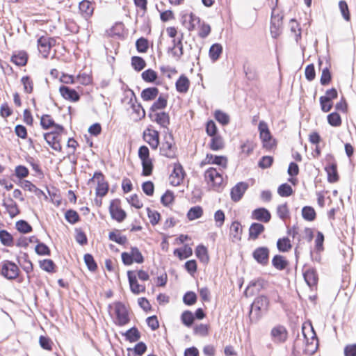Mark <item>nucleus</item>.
<instances>
[{
    "instance_id": "f257e3e1",
    "label": "nucleus",
    "mask_w": 356,
    "mask_h": 356,
    "mask_svg": "<svg viewBox=\"0 0 356 356\" xmlns=\"http://www.w3.org/2000/svg\"><path fill=\"white\" fill-rule=\"evenodd\" d=\"M269 303L268 298L264 295H260L254 298L249 311V318L252 323H257L264 314L268 312Z\"/></svg>"
},
{
    "instance_id": "f03ea898",
    "label": "nucleus",
    "mask_w": 356,
    "mask_h": 356,
    "mask_svg": "<svg viewBox=\"0 0 356 356\" xmlns=\"http://www.w3.org/2000/svg\"><path fill=\"white\" fill-rule=\"evenodd\" d=\"M177 147L172 132L166 133L159 149L160 154L168 159L177 157Z\"/></svg>"
},
{
    "instance_id": "7ed1b4c3",
    "label": "nucleus",
    "mask_w": 356,
    "mask_h": 356,
    "mask_svg": "<svg viewBox=\"0 0 356 356\" xmlns=\"http://www.w3.org/2000/svg\"><path fill=\"white\" fill-rule=\"evenodd\" d=\"M204 179L217 192H220L225 186L222 174L215 168H209L205 171Z\"/></svg>"
},
{
    "instance_id": "20e7f679",
    "label": "nucleus",
    "mask_w": 356,
    "mask_h": 356,
    "mask_svg": "<svg viewBox=\"0 0 356 356\" xmlns=\"http://www.w3.org/2000/svg\"><path fill=\"white\" fill-rule=\"evenodd\" d=\"M258 129L263 147L268 151L271 150L276 146V142L275 140L273 138L267 123L264 121H260Z\"/></svg>"
},
{
    "instance_id": "39448f33",
    "label": "nucleus",
    "mask_w": 356,
    "mask_h": 356,
    "mask_svg": "<svg viewBox=\"0 0 356 356\" xmlns=\"http://www.w3.org/2000/svg\"><path fill=\"white\" fill-rule=\"evenodd\" d=\"M19 272V267L13 261L3 260L0 264V275L8 280H15Z\"/></svg>"
},
{
    "instance_id": "423d86ee",
    "label": "nucleus",
    "mask_w": 356,
    "mask_h": 356,
    "mask_svg": "<svg viewBox=\"0 0 356 356\" xmlns=\"http://www.w3.org/2000/svg\"><path fill=\"white\" fill-rule=\"evenodd\" d=\"M130 250V252H123L121 254L122 261L124 266H131L134 262L137 264L144 262V257L137 247H131Z\"/></svg>"
},
{
    "instance_id": "0eeeda50",
    "label": "nucleus",
    "mask_w": 356,
    "mask_h": 356,
    "mask_svg": "<svg viewBox=\"0 0 356 356\" xmlns=\"http://www.w3.org/2000/svg\"><path fill=\"white\" fill-rule=\"evenodd\" d=\"M115 313L116 316L115 324L118 326H124L130 322L129 311L124 303L116 302L115 303Z\"/></svg>"
},
{
    "instance_id": "6e6552de",
    "label": "nucleus",
    "mask_w": 356,
    "mask_h": 356,
    "mask_svg": "<svg viewBox=\"0 0 356 356\" xmlns=\"http://www.w3.org/2000/svg\"><path fill=\"white\" fill-rule=\"evenodd\" d=\"M97 180V186L96 188V195L97 196L104 197L108 191V184L105 181V177L101 171H97L94 173L93 177L89 179L88 183Z\"/></svg>"
},
{
    "instance_id": "1a4fd4ad",
    "label": "nucleus",
    "mask_w": 356,
    "mask_h": 356,
    "mask_svg": "<svg viewBox=\"0 0 356 356\" xmlns=\"http://www.w3.org/2000/svg\"><path fill=\"white\" fill-rule=\"evenodd\" d=\"M148 117L152 122L157 123L161 127L166 129L165 134L171 132L169 130L170 118L168 113L161 111L154 113H148Z\"/></svg>"
},
{
    "instance_id": "9d476101",
    "label": "nucleus",
    "mask_w": 356,
    "mask_h": 356,
    "mask_svg": "<svg viewBox=\"0 0 356 356\" xmlns=\"http://www.w3.org/2000/svg\"><path fill=\"white\" fill-rule=\"evenodd\" d=\"M143 138L152 149H156L158 148L160 143V134L157 130L154 129L152 125H149L143 131Z\"/></svg>"
},
{
    "instance_id": "9b49d317",
    "label": "nucleus",
    "mask_w": 356,
    "mask_h": 356,
    "mask_svg": "<svg viewBox=\"0 0 356 356\" xmlns=\"http://www.w3.org/2000/svg\"><path fill=\"white\" fill-rule=\"evenodd\" d=\"M289 332L285 326L277 325L270 331L272 341L277 344L284 343L287 341Z\"/></svg>"
},
{
    "instance_id": "f8f14e48",
    "label": "nucleus",
    "mask_w": 356,
    "mask_h": 356,
    "mask_svg": "<svg viewBox=\"0 0 356 356\" xmlns=\"http://www.w3.org/2000/svg\"><path fill=\"white\" fill-rule=\"evenodd\" d=\"M109 213L111 218L121 222L127 218V213L120 207V201L118 199L113 200L109 206Z\"/></svg>"
},
{
    "instance_id": "ddd939ff",
    "label": "nucleus",
    "mask_w": 356,
    "mask_h": 356,
    "mask_svg": "<svg viewBox=\"0 0 356 356\" xmlns=\"http://www.w3.org/2000/svg\"><path fill=\"white\" fill-rule=\"evenodd\" d=\"M252 256L257 264L265 266L269 262L270 250L266 246L258 247L252 252Z\"/></svg>"
},
{
    "instance_id": "4468645a",
    "label": "nucleus",
    "mask_w": 356,
    "mask_h": 356,
    "mask_svg": "<svg viewBox=\"0 0 356 356\" xmlns=\"http://www.w3.org/2000/svg\"><path fill=\"white\" fill-rule=\"evenodd\" d=\"M186 173L180 163H174L173 170L170 175V184L174 186H179L183 181Z\"/></svg>"
},
{
    "instance_id": "2eb2a0df",
    "label": "nucleus",
    "mask_w": 356,
    "mask_h": 356,
    "mask_svg": "<svg viewBox=\"0 0 356 356\" xmlns=\"http://www.w3.org/2000/svg\"><path fill=\"white\" fill-rule=\"evenodd\" d=\"M266 284V282L262 278L252 280L245 289L244 294L247 297L252 296L254 294L259 293L261 290L265 287Z\"/></svg>"
},
{
    "instance_id": "dca6fc26",
    "label": "nucleus",
    "mask_w": 356,
    "mask_h": 356,
    "mask_svg": "<svg viewBox=\"0 0 356 356\" xmlns=\"http://www.w3.org/2000/svg\"><path fill=\"white\" fill-rule=\"evenodd\" d=\"M59 92L63 99L72 102H77L81 98L80 95L75 89L66 86H60Z\"/></svg>"
},
{
    "instance_id": "f3484780",
    "label": "nucleus",
    "mask_w": 356,
    "mask_h": 356,
    "mask_svg": "<svg viewBox=\"0 0 356 356\" xmlns=\"http://www.w3.org/2000/svg\"><path fill=\"white\" fill-rule=\"evenodd\" d=\"M248 188V184L244 181L237 183L230 191V196L232 201L237 202L241 200L245 192Z\"/></svg>"
},
{
    "instance_id": "a211bd4d",
    "label": "nucleus",
    "mask_w": 356,
    "mask_h": 356,
    "mask_svg": "<svg viewBox=\"0 0 356 356\" xmlns=\"http://www.w3.org/2000/svg\"><path fill=\"white\" fill-rule=\"evenodd\" d=\"M303 277L310 289H313L314 287H316L318 281V276L315 268H309L307 269L303 272Z\"/></svg>"
},
{
    "instance_id": "6ab92c4d",
    "label": "nucleus",
    "mask_w": 356,
    "mask_h": 356,
    "mask_svg": "<svg viewBox=\"0 0 356 356\" xmlns=\"http://www.w3.org/2000/svg\"><path fill=\"white\" fill-rule=\"evenodd\" d=\"M61 136L55 135L53 132L44 134V139L47 144L55 151L61 152L62 146L60 145Z\"/></svg>"
},
{
    "instance_id": "aec40b11",
    "label": "nucleus",
    "mask_w": 356,
    "mask_h": 356,
    "mask_svg": "<svg viewBox=\"0 0 356 356\" xmlns=\"http://www.w3.org/2000/svg\"><path fill=\"white\" fill-rule=\"evenodd\" d=\"M127 277L130 286V290L133 293L139 294L141 292H145V286L138 284L136 275L134 271L128 270Z\"/></svg>"
},
{
    "instance_id": "412c9836",
    "label": "nucleus",
    "mask_w": 356,
    "mask_h": 356,
    "mask_svg": "<svg viewBox=\"0 0 356 356\" xmlns=\"http://www.w3.org/2000/svg\"><path fill=\"white\" fill-rule=\"evenodd\" d=\"M251 218L259 222L267 223L271 219V214L267 209L259 207L252 211Z\"/></svg>"
},
{
    "instance_id": "4be33fe9",
    "label": "nucleus",
    "mask_w": 356,
    "mask_h": 356,
    "mask_svg": "<svg viewBox=\"0 0 356 356\" xmlns=\"http://www.w3.org/2000/svg\"><path fill=\"white\" fill-rule=\"evenodd\" d=\"M131 97L129 104H131V108L133 109L134 113H135L138 116V118L136 119V120H140L145 117V111L140 103H137V97L134 91L131 90Z\"/></svg>"
},
{
    "instance_id": "5701e85b",
    "label": "nucleus",
    "mask_w": 356,
    "mask_h": 356,
    "mask_svg": "<svg viewBox=\"0 0 356 356\" xmlns=\"http://www.w3.org/2000/svg\"><path fill=\"white\" fill-rule=\"evenodd\" d=\"M183 35L177 40L173 39V45L172 47L168 48V52H171L172 56L176 58L177 60H179L181 57L184 55V48L182 44Z\"/></svg>"
},
{
    "instance_id": "b1692460",
    "label": "nucleus",
    "mask_w": 356,
    "mask_h": 356,
    "mask_svg": "<svg viewBox=\"0 0 356 356\" xmlns=\"http://www.w3.org/2000/svg\"><path fill=\"white\" fill-rule=\"evenodd\" d=\"M282 17L277 15L274 16L272 15L270 20V34L273 38H277L281 33V26L282 24Z\"/></svg>"
},
{
    "instance_id": "393cba45",
    "label": "nucleus",
    "mask_w": 356,
    "mask_h": 356,
    "mask_svg": "<svg viewBox=\"0 0 356 356\" xmlns=\"http://www.w3.org/2000/svg\"><path fill=\"white\" fill-rule=\"evenodd\" d=\"M28 54L25 51H14L10 61L17 66H25L28 61Z\"/></svg>"
},
{
    "instance_id": "a878e982",
    "label": "nucleus",
    "mask_w": 356,
    "mask_h": 356,
    "mask_svg": "<svg viewBox=\"0 0 356 356\" xmlns=\"http://www.w3.org/2000/svg\"><path fill=\"white\" fill-rule=\"evenodd\" d=\"M242 226L241 224L235 220L232 222L229 229V237L233 242L241 240Z\"/></svg>"
},
{
    "instance_id": "bb28decb",
    "label": "nucleus",
    "mask_w": 356,
    "mask_h": 356,
    "mask_svg": "<svg viewBox=\"0 0 356 356\" xmlns=\"http://www.w3.org/2000/svg\"><path fill=\"white\" fill-rule=\"evenodd\" d=\"M79 8L81 15L86 19L90 18L94 12V8L90 1L83 0L79 4Z\"/></svg>"
},
{
    "instance_id": "cd10ccee",
    "label": "nucleus",
    "mask_w": 356,
    "mask_h": 356,
    "mask_svg": "<svg viewBox=\"0 0 356 356\" xmlns=\"http://www.w3.org/2000/svg\"><path fill=\"white\" fill-rule=\"evenodd\" d=\"M190 87V81L185 74H181L175 83V88L179 93H186Z\"/></svg>"
},
{
    "instance_id": "c85d7f7f",
    "label": "nucleus",
    "mask_w": 356,
    "mask_h": 356,
    "mask_svg": "<svg viewBox=\"0 0 356 356\" xmlns=\"http://www.w3.org/2000/svg\"><path fill=\"white\" fill-rule=\"evenodd\" d=\"M325 170L327 175V181L330 183H335L339 179L337 172V165L336 162H332L325 167Z\"/></svg>"
},
{
    "instance_id": "c756f323",
    "label": "nucleus",
    "mask_w": 356,
    "mask_h": 356,
    "mask_svg": "<svg viewBox=\"0 0 356 356\" xmlns=\"http://www.w3.org/2000/svg\"><path fill=\"white\" fill-rule=\"evenodd\" d=\"M265 230V227L259 222H252L249 227V239L256 240Z\"/></svg>"
},
{
    "instance_id": "7c9ffc66",
    "label": "nucleus",
    "mask_w": 356,
    "mask_h": 356,
    "mask_svg": "<svg viewBox=\"0 0 356 356\" xmlns=\"http://www.w3.org/2000/svg\"><path fill=\"white\" fill-rule=\"evenodd\" d=\"M206 162L208 164H216L226 168L227 165V159L224 156H216L211 154H207L206 156Z\"/></svg>"
},
{
    "instance_id": "2f4dec72",
    "label": "nucleus",
    "mask_w": 356,
    "mask_h": 356,
    "mask_svg": "<svg viewBox=\"0 0 356 356\" xmlns=\"http://www.w3.org/2000/svg\"><path fill=\"white\" fill-rule=\"evenodd\" d=\"M306 327L303 325L302 327V332L307 343H312L313 341L315 340L316 341V348H317L318 346V339L314 327L310 325V327L308 328V333L306 332Z\"/></svg>"
},
{
    "instance_id": "473e14b6",
    "label": "nucleus",
    "mask_w": 356,
    "mask_h": 356,
    "mask_svg": "<svg viewBox=\"0 0 356 356\" xmlns=\"http://www.w3.org/2000/svg\"><path fill=\"white\" fill-rule=\"evenodd\" d=\"M168 104V98L161 95L157 100L153 103L149 109L148 113H154L159 112V110H163L166 108Z\"/></svg>"
},
{
    "instance_id": "72a5a7b5",
    "label": "nucleus",
    "mask_w": 356,
    "mask_h": 356,
    "mask_svg": "<svg viewBox=\"0 0 356 356\" xmlns=\"http://www.w3.org/2000/svg\"><path fill=\"white\" fill-rule=\"evenodd\" d=\"M8 202H10V204H8V202H6V200H3L2 205L6 209L10 217L13 218L17 216L20 211L17 203L13 198L8 197Z\"/></svg>"
},
{
    "instance_id": "f704fd0d",
    "label": "nucleus",
    "mask_w": 356,
    "mask_h": 356,
    "mask_svg": "<svg viewBox=\"0 0 356 356\" xmlns=\"http://www.w3.org/2000/svg\"><path fill=\"white\" fill-rule=\"evenodd\" d=\"M159 90L156 87L145 88L141 92V98L143 101L149 102L154 100L159 95Z\"/></svg>"
},
{
    "instance_id": "c9c22d12",
    "label": "nucleus",
    "mask_w": 356,
    "mask_h": 356,
    "mask_svg": "<svg viewBox=\"0 0 356 356\" xmlns=\"http://www.w3.org/2000/svg\"><path fill=\"white\" fill-rule=\"evenodd\" d=\"M18 263L22 265L23 270L27 273H30L33 270V266L30 261L29 254L26 252H23L22 256L17 259Z\"/></svg>"
},
{
    "instance_id": "e433bc0d",
    "label": "nucleus",
    "mask_w": 356,
    "mask_h": 356,
    "mask_svg": "<svg viewBox=\"0 0 356 356\" xmlns=\"http://www.w3.org/2000/svg\"><path fill=\"white\" fill-rule=\"evenodd\" d=\"M222 46L220 43L213 44L209 51V58L213 62H216L219 59L222 54Z\"/></svg>"
},
{
    "instance_id": "4c0bfd02",
    "label": "nucleus",
    "mask_w": 356,
    "mask_h": 356,
    "mask_svg": "<svg viewBox=\"0 0 356 356\" xmlns=\"http://www.w3.org/2000/svg\"><path fill=\"white\" fill-rule=\"evenodd\" d=\"M123 335L125 337L126 340L129 341L130 343L136 342L141 337V334L136 326L127 330Z\"/></svg>"
},
{
    "instance_id": "58836bf2",
    "label": "nucleus",
    "mask_w": 356,
    "mask_h": 356,
    "mask_svg": "<svg viewBox=\"0 0 356 356\" xmlns=\"http://www.w3.org/2000/svg\"><path fill=\"white\" fill-rule=\"evenodd\" d=\"M173 253L180 260H183L193 254V250L188 245H184L182 248L175 249Z\"/></svg>"
},
{
    "instance_id": "ea45409f",
    "label": "nucleus",
    "mask_w": 356,
    "mask_h": 356,
    "mask_svg": "<svg viewBox=\"0 0 356 356\" xmlns=\"http://www.w3.org/2000/svg\"><path fill=\"white\" fill-rule=\"evenodd\" d=\"M272 265L279 270H284L289 265V261L280 254H276L273 257Z\"/></svg>"
},
{
    "instance_id": "a19ab883",
    "label": "nucleus",
    "mask_w": 356,
    "mask_h": 356,
    "mask_svg": "<svg viewBox=\"0 0 356 356\" xmlns=\"http://www.w3.org/2000/svg\"><path fill=\"white\" fill-rule=\"evenodd\" d=\"M49 38L44 36L40 37L38 40V47L40 53L43 56L47 58L49 54Z\"/></svg>"
},
{
    "instance_id": "79ce46f5",
    "label": "nucleus",
    "mask_w": 356,
    "mask_h": 356,
    "mask_svg": "<svg viewBox=\"0 0 356 356\" xmlns=\"http://www.w3.org/2000/svg\"><path fill=\"white\" fill-rule=\"evenodd\" d=\"M209 146L213 151H218L223 149L225 143L222 137L220 134L211 137Z\"/></svg>"
},
{
    "instance_id": "37998d69",
    "label": "nucleus",
    "mask_w": 356,
    "mask_h": 356,
    "mask_svg": "<svg viewBox=\"0 0 356 356\" xmlns=\"http://www.w3.org/2000/svg\"><path fill=\"white\" fill-rule=\"evenodd\" d=\"M195 255L202 263L207 264L209 261L207 248L204 245H198L195 248Z\"/></svg>"
},
{
    "instance_id": "c03bdc74",
    "label": "nucleus",
    "mask_w": 356,
    "mask_h": 356,
    "mask_svg": "<svg viewBox=\"0 0 356 356\" xmlns=\"http://www.w3.org/2000/svg\"><path fill=\"white\" fill-rule=\"evenodd\" d=\"M0 241L2 245L6 247H12L14 245L13 235L6 229L0 230Z\"/></svg>"
},
{
    "instance_id": "a18cd8bd",
    "label": "nucleus",
    "mask_w": 356,
    "mask_h": 356,
    "mask_svg": "<svg viewBox=\"0 0 356 356\" xmlns=\"http://www.w3.org/2000/svg\"><path fill=\"white\" fill-rule=\"evenodd\" d=\"M108 239L122 245H124L127 243V236L120 235L119 229H115V231L109 232Z\"/></svg>"
},
{
    "instance_id": "49530a36",
    "label": "nucleus",
    "mask_w": 356,
    "mask_h": 356,
    "mask_svg": "<svg viewBox=\"0 0 356 356\" xmlns=\"http://www.w3.org/2000/svg\"><path fill=\"white\" fill-rule=\"evenodd\" d=\"M277 248L280 252H286L291 249L292 245L289 238L285 236L277 240Z\"/></svg>"
},
{
    "instance_id": "de8ad7c7",
    "label": "nucleus",
    "mask_w": 356,
    "mask_h": 356,
    "mask_svg": "<svg viewBox=\"0 0 356 356\" xmlns=\"http://www.w3.org/2000/svg\"><path fill=\"white\" fill-rule=\"evenodd\" d=\"M302 216L307 221H314L316 218V213L314 209L310 206H305L302 209Z\"/></svg>"
},
{
    "instance_id": "09e8293b",
    "label": "nucleus",
    "mask_w": 356,
    "mask_h": 356,
    "mask_svg": "<svg viewBox=\"0 0 356 356\" xmlns=\"http://www.w3.org/2000/svg\"><path fill=\"white\" fill-rule=\"evenodd\" d=\"M141 164L143 167L142 175L143 176H150L152 173L154 165L151 158L141 160Z\"/></svg>"
},
{
    "instance_id": "8fccbe9b",
    "label": "nucleus",
    "mask_w": 356,
    "mask_h": 356,
    "mask_svg": "<svg viewBox=\"0 0 356 356\" xmlns=\"http://www.w3.org/2000/svg\"><path fill=\"white\" fill-rule=\"evenodd\" d=\"M203 215V209L200 206H195L191 207L188 213L187 218L189 220H194L200 218Z\"/></svg>"
},
{
    "instance_id": "3c124183",
    "label": "nucleus",
    "mask_w": 356,
    "mask_h": 356,
    "mask_svg": "<svg viewBox=\"0 0 356 356\" xmlns=\"http://www.w3.org/2000/svg\"><path fill=\"white\" fill-rule=\"evenodd\" d=\"M17 230L22 234H28L33 231L31 225L25 220H19L17 221L16 224Z\"/></svg>"
},
{
    "instance_id": "603ef678",
    "label": "nucleus",
    "mask_w": 356,
    "mask_h": 356,
    "mask_svg": "<svg viewBox=\"0 0 356 356\" xmlns=\"http://www.w3.org/2000/svg\"><path fill=\"white\" fill-rule=\"evenodd\" d=\"M131 66L136 72H140L146 67L145 60L140 56L131 57Z\"/></svg>"
},
{
    "instance_id": "864d4df0",
    "label": "nucleus",
    "mask_w": 356,
    "mask_h": 356,
    "mask_svg": "<svg viewBox=\"0 0 356 356\" xmlns=\"http://www.w3.org/2000/svg\"><path fill=\"white\" fill-rule=\"evenodd\" d=\"M142 79L147 83H154L158 78L156 72L152 69H147L142 72Z\"/></svg>"
},
{
    "instance_id": "5fc2aeb1",
    "label": "nucleus",
    "mask_w": 356,
    "mask_h": 356,
    "mask_svg": "<svg viewBox=\"0 0 356 356\" xmlns=\"http://www.w3.org/2000/svg\"><path fill=\"white\" fill-rule=\"evenodd\" d=\"M214 118L222 126L227 125L230 121L229 115L220 110H216L215 111Z\"/></svg>"
},
{
    "instance_id": "6e6d98bb",
    "label": "nucleus",
    "mask_w": 356,
    "mask_h": 356,
    "mask_svg": "<svg viewBox=\"0 0 356 356\" xmlns=\"http://www.w3.org/2000/svg\"><path fill=\"white\" fill-rule=\"evenodd\" d=\"M195 316L193 314L189 311H184L181 315V321L182 323L186 327H191L193 324Z\"/></svg>"
},
{
    "instance_id": "4d7b16f0",
    "label": "nucleus",
    "mask_w": 356,
    "mask_h": 356,
    "mask_svg": "<svg viewBox=\"0 0 356 356\" xmlns=\"http://www.w3.org/2000/svg\"><path fill=\"white\" fill-rule=\"evenodd\" d=\"M65 218L72 225H74L80 220L79 213L73 209H68L66 211L65 213Z\"/></svg>"
},
{
    "instance_id": "13d9d810",
    "label": "nucleus",
    "mask_w": 356,
    "mask_h": 356,
    "mask_svg": "<svg viewBox=\"0 0 356 356\" xmlns=\"http://www.w3.org/2000/svg\"><path fill=\"white\" fill-rule=\"evenodd\" d=\"M84 262L88 269L91 272H95L97 269V264L91 254L87 253L83 257Z\"/></svg>"
},
{
    "instance_id": "bf43d9fd",
    "label": "nucleus",
    "mask_w": 356,
    "mask_h": 356,
    "mask_svg": "<svg viewBox=\"0 0 356 356\" xmlns=\"http://www.w3.org/2000/svg\"><path fill=\"white\" fill-rule=\"evenodd\" d=\"M40 267L47 273L55 271L56 264L51 259H45L40 261Z\"/></svg>"
},
{
    "instance_id": "052dcab7",
    "label": "nucleus",
    "mask_w": 356,
    "mask_h": 356,
    "mask_svg": "<svg viewBox=\"0 0 356 356\" xmlns=\"http://www.w3.org/2000/svg\"><path fill=\"white\" fill-rule=\"evenodd\" d=\"M328 123L332 127H339L341 124V118L337 112H332L330 113L327 117Z\"/></svg>"
},
{
    "instance_id": "680f3d73",
    "label": "nucleus",
    "mask_w": 356,
    "mask_h": 356,
    "mask_svg": "<svg viewBox=\"0 0 356 356\" xmlns=\"http://www.w3.org/2000/svg\"><path fill=\"white\" fill-rule=\"evenodd\" d=\"M136 47L139 53H146L149 48V43L147 39L141 37L136 42Z\"/></svg>"
},
{
    "instance_id": "e2e57ef3",
    "label": "nucleus",
    "mask_w": 356,
    "mask_h": 356,
    "mask_svg": "<svg viewBox=\"0 0 356 356\" xmlns=\"http://www.w3.org/2000/svg\"><path fill=\"white\" fill-rule=\"evenodd\" d=\"M293 193L292 187L287 183L281 184L277 188V193L281 197H289Z\"/></svg>"
},
{
    "instance_id": "0e129e2a",
    "label": "nucleus",
    "mask_w": 356,
    "mask_h": 356,
    "mask_svg": "<svg viewBox=\"0 0 356 356\" xmlns=\"http://www.w3.org/2000/svg\"><path fill=\"white\" fill-rule=\"evenodd\" d=\"M40 125L43 129H49L55 125V122L50 115L45 114L41 117Z\"/></svg>"
},
{
    "instance_id": "69168bd1",
    "label": "nucleus",
    "mask_w": 356,
    "mask_h": 356,
    "mask_svg": "<svg viewBox=\"0 0 356 356\" xmlns=\"http://www.w3.org/2000/svg\"><path fill=\"white\" fill-rule=\"evenodd\" d=\"M35 251L37 254L40 256H49L51 254L49 248L42 242H38L35 248Z\"/></svg>"
},
{
    "instance_id": "338daca9",
    "label": "nucleus",
    "mask_w": 356,
    "mask_h": 356,
    "mask_svg": "<svg viewBox=\"0 0 356 356\" xmlns=\"http://www.w3.org/2000/svg\"><path fill=\"white\" fill-rule=\"evenodd\" d=\"M206 133L209 136L213 137L218 135V129L215 123L212 120H209L206 124Z\"/></svg>"
},
{
    "instance_id": "774afa93",
    "label": "nucleus",
    "mask_w": 356,
    "mask_h": 356,
    "mask_svg": "<svg viewBox=\"0 0 356 356\" xmlns=\"http://www.w3.org/2000/svg\"><path fill=\"white\" fill-rule=\"evenodd\" d=\"M197 295L193 291H187L183 296V302L186 305L191 306L197 302Z\"/></svg>"
}]
</instances>
